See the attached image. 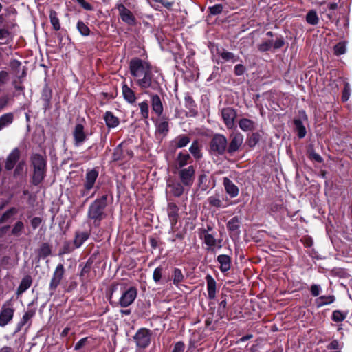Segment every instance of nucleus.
Returning <instances> with one entry per match:
<instances>
[{
  "instance_id": "f257e3e1",
  "label": "nucleus",
  "mask_w": 352,
  "mask_h": 352,
  "mask_svg": "<svg viewBox=\"0 0 352 352\" xmlns=\"http://www.w3.org/2000/svg\"><path fill=\"white\" fill-rule=\"evenodd\" d=\"M129 71L131 75L136 79V85L141 89L153 91L161 89L163 74L157 67L141 58H134L129 62Z\"/></svg>"
},
{
  "instance_id": "f03ea898",
  "label": "nucleus",
  "mask_w": 352,
  "mask_h": 352,
  "mask_svg": "<svg viewBox=\"0 0 352 352\" xmlns=\"http://www.w3.org/2000/svg\"><path fill=\"white\" fill-rule=\"evenodd\" d=\"M109 190L100 197L97 198L89 206L87 210V220L91 223V229H98L101 225V221L107 217L105 209L107 206V197Z\"/></svg>"
},
{
  "instance_id": "7ed1b4c3",
  "label": "nucleus",
  "mask_w": 352,
  "mask_h": 352,
  "mask_svg": "<svg viewBox=\"0 0 352 352\" xmlns=\"http://www.w3.org/2000/svg\"><path fill=\"white\" fill-rule=\"evenodd\" d=\"M121 295L118 300H110V305L113 307L126 308L131 305L136 299L138 290L136 286L129 285L123 282L121 286Z\"/></svg>"
},
{
  "instance_id": "20e7f679",
  "label": "nucleus",
  "mask_w": 352,
  "mask_h": 352,
  "mask_svg": "<svg viewBox=\"0 0 352 352\" xmlns=\"http://www.w3.org/2000/svg\"><path fill=\"white\" fill-rule=\"evenodd\" d=\"M31 166L34 169L33 176H45L47 170V159L38 153H33L30 157Z\"/></svg>"
},
{
  "instance_id": "39448f33",
  "label": "nucleus",
  "mask_w": 352,
  "mask_h": 352,
  "mask_svg": "<svg viewBox=\"0 0 352 352\" xmlns=\"http://www.w3.org/2000/svg\"><path fill=\"white\" fill-rule=\"evenodd\" d=\"M151 336L150 329L144 327L139 329L133 336L137 347L143 349L147 348L151 344Z\"/></svg>"
},
{
  "instance_id": "423d86ee",
  "label": "nucleus",
  "mask_w": 352,
  "mask_h": 352,
  "mask_svg": "<svg viewBox=\"0 0 352 352\" xmlns=\"http://www.w3.org/2000/svg\"><path fill=\"white\" fill-rule=\"evenodd\" d=\"M14 311L12 300H6L0 311V327H5L12 320Z\"/></svg>"
},
{
  "instance_id": "0eeeda50",
  "label": "nucleus",
  "mask_w": 352,
  "mask_h": 352,
  "mask_svg": "<svg viewBox=\"0 0 352 352\" xmlns=\"http://www.w3.org/2000/svg\"><path fill=\"white\" fill-rule=\"evenodd\" d=\"M115 8L118 10L119 16L121 20L128 25L134 26L137 23V20L133 12L128 9L123 3H116Z\"/></svg>"
},
{
  "instance_id": "6e6552de",
  "label": "nucleus",
  "mask_w": 352,
  "mask_h": 352,
  "mask_svg": "<svg viewBox=\"0 0 352 352\" xmlns=\"http://www.w3.org/2000/svg\"><path fill=\"white\" fill-rule=\"evenodd\" d=\"M65 273V269L63 264H58L53 272V275L49 285V291L50 292L51 295L53 294L58 288L64 277Z\"/></svg>"
},
{
  "instance_id": "1a4fd4ad",
  "label": "nucleus",
  "mask_w": 352,
  "mask_h": 352,
  "mask_svg": "<svg viewBox=\"0 0 352 352\" xmlns=\"http://www.w3.org/2000/svg\"><path fill=\"white\" fill-rule=\"evenodd\" d=\"M34 302L28 304L27 309L25 311L23 317L20 321L17 323L16 327V332L20 331L23 327L28 324V327L32 324V319L35 316L37 308L36 307H32Z\"/></svg>"
},
{
  "instance_id": "9d476101",
  "label": "nucleus",
  "mask_w": 352,
  "mask_h": 352,
  "mask_svg": "<svg viewBox=\"0 0 352 352\" xmlns=\"http://www.w3.org/2000/svg\"><path fill=\"white\" fill-rule=\"evenodd\" d=\"M133 157V151L125 148L123 143H121L115 148L112 155V160L113 161H127Z\"/></svg>"
},
{
  "instance_id": "9b49d317",
  "label": "nucleus",
  "mask_w": 352,
  "mask_h": 352,
  "mask_svg": "<svg viewBox=\"0 0 352 352\" xmlns=\"http://www.w3.org/2000/svg\"><path fill=\"white\" fill-rule=\"evenodd\" d=\"M285 39L283 36L276 38L275 41L273 40H267L262 41L258 45V50L261 52L270 51L272 49L278 50L283 47L285 45Z\"/></svg>"
},
{
  "instance_id": "f8f14e48",
  "label": "nucleus",
  "mask_w": 352,
  "mask_h": 352,
  "mask_svg": "<svg viewBox=\"0 0 352 352\" xmlns=\"http://www.w3.org/2000/svg\"><path fill=\"white\" fill-rule=\"evenodd\" d=\"M46 81L45 78V83L41 91V100L43 102V109L44 110V112H46L52 108V99L53 95L52 89Z\"/></svg>"
},
{
  "instance_id": "ddd939ff",
  "label": "nucleus",
  "mask_w": 352,
  "mask_h": 352,
  "mask_svg": "<svg viewBox=\"0 0 352 352\" xmlns=\"http://www.w3.org/2000/svg\"><path fill=\"white\" fill-rule=\"evenodd\" d=\"M157 120L155 123V134L162 135V138H165L170 131L169 121L170 119L166 116H160L157 117Z\"/></svg>"
},
{
  "instance_id": "4468645a",
  "label": "nucleus",
  "mask_w": 352,
  "mask_h": 352,
  "mask_svg": "<svg viewBox=\"0 0 352 352\" xmlns=\"http://www.w3.org/2000/svg\"><path fill=\"white\" fill-rule=\"evenodd\" d=\"M236 111L232 108H225L221 110V118L228 129H233L235 126Z\"/></svg>"
},
{
  "instance_id": "2eb2a0df",
  "label": "nucleus",
  "mask_w": 352,
  "mask_h": 352,
  "mask_svg": "<svg viewBox=\"0 0 352 352\" xmlns=\"http://www.w3.org/2000/svg\"><path fill=\"white\" fill-rule=\"evenodd\" d=\"M10 67L12 73L15 74L20 83H23V78L27 75V68L23 66L21 67V63L17 59H13L10 62Z\"/></svg>"
},
{
  "instance_id": "dca6fc26",
  "label": "nucleus",
  "mask_w": 352,
  "mask_h": 352,
  "mask_svg": "<svg viewBox=\"0 0 352 352\" xmlns=\"http://www.w3.org/2000/svg\"><path fill=\"white\" fill-rule=\"evenodd\" d=\"M168 188L175 197H180L184 192V187L178 177H168L166 181Z\"/></svg>"
},
{
  "instance_id": "f3484780",
  "label": "nucleus",
  "mask_w": 352,
  "mask_h": 352,
  "mask_svg": "<svg viewBox=\"0 0 352 352\" xmlns=\"http://www.w3.org/2000/svg\"><path fill=\"white\" fill-rule=\"evenodd\" d=\"M94 230L95 229H91V227L90 226V230L88 231L76 230L75 232L74 238L73 240L74 248H80L83 243L89 238L91 232L93 234L95 233Z\"/></svg>"
},
{
  "instance_id": "a211bd4d",
  "label": "nucleus",
  "mask_w": 352,
  "mask_h": 352,
  "mask_svg": "<svg viewBox=\"0 0 352 352\" xmlns=\"http://www.w3.org/2000/svg\"><path fill=\"white\" fill-rule=\"evenodd\" d=\"M74 144L80 146L87 140L85 127L82 124H76L73 131Z\"/></svg>"
},
{
  "instance_id": "6ab92c4d",
  "label": "nucleus",
  "mask_w": 352,
  "mask_h": 352,
  "mask_svg": "<svg viewBox=\"0 0 352 352\" xmlns=\"http://www.w3.org/2000/svg\"><path fill=\"white\" fill-rule=\"evenodd\" d=\"M179 210L176 204L173 202L168 204L167 214L172 229H174L178 222L179 218Z\"/></svg>"
},
{
  "instance_id": "aec40b11",
  "label": "nucleus",
  "mask_w": 352,
  "mask_h": 352,
  "mask_svg": "<svg viewBox=\"0 0 352 352\" xmlns=\"http://www.w3.org/2000/svg\"><path fill=\"white\" fill-rule=\"evenodd\" d=\"M153 112L157 116H163L164 107L159 95L156 94H149Z\"/></svg>"
},
{
  "instance_id": "412c9836",
  "label": "nucleus",
  "mask_w": 352,
  "mask_h": 352,
  "mask_svg": "<svg viewBox=\"0 0 352 352\" xmlns=\"http://www.w3.org/2000/svg\"><path fill=\"white\" fill-rule=\"evenodd\" d=\"M208 151L210 155L218 157L220 155V134H215L210 140Z\"/></svg>"
},
{
  "instance_id": "4be33fe9",
  "label": "nucleus",
  "mask_w": 352,
  "mask_h": 352,
  "mask_svg": "<svg viewBox=\"0 0 352 352\" xmlns=\"http://www.w3.org/2000/svg\"><path fill=\"white\" fill-rule=\"evenodd\" d=\"M190 142V138L186 135L182 134L177 136L174 140L170 142V146L176 150L186 146Z\"/></svg>"
},
{
  "instance_id": "5701e85b",
  "label": "nucleus",
  "mask_w": 352,
  "mask_h": 352,
  "mask_svg": "<svg viewBox=\"0 0 352 352\" xmlns=\"http://www.w3.org/2000/svg\"><path fill=\"white\" fill-rule=\"evenodd\" d=\"M231 141L228 147V152L230 153H232L238 151L243 141V137L239 133L233 134L231 136Z\"/></svg>"
},
{
  "instance_id": "b1692460",
  "label": "nucleus",
  "mask_w": 352,
  "mask_h": 352,
  "mask_svg": "<svg viewBox=\"0 0 352 352\" xmlns=\"http://www.w3.org/2000/svg\"><path fill=\"white\" fill-rule=\"evenodd\" d=\"M95 258V256L91 255L85 263H81L79 265L80 267H82L79 275L81 281H84L86 274H88L91 272Z\"/></svg>"
},
{
  "instance_id": "393cba45",
  "label": "nucleus",
  "mask_w": 352,
  "mask_h": 352,
  "mask_svg": "<svg viewBox=\"0 0 352 352\" xmlns=\"http://www.w3.org/2000/svg\"><path fill=\"white\" fill-rule=\"evenodd\" d=\"M122 93L124 99L129 104H133L136 101V96L135 91L131 89L124 82L122 86Z\"/></svg>"
},
{
  "instance_id": "a878e982",
  "label": "nucleus",
  "mask_w": 352,
  "mask_h": 352,
  "mask_svg": "<svg viewBox=\"0 0 352 352\" xmlns=\"http://www.w3.org/2000/svg\"><path fill=\"white\" fill-rule=\"evenodd\" d=\"M105 124L109 129L116 128L120 124L119 118L109 111L105 112L103 117Z\"/></svg>"
},
{
  "instance_id": "bb28decb",
  "label": "nucleus",
  "mask_w": 352,
  "mask_h": 352,
  "mask_svg": "<svg viewBox=\"0 0 352 352\" xmlns=\"http://www.w3.org/2000/svg\"><path fill=\"white\" fill-rule=\"evenodd\" d=\"M185 107L189 110L188 113L190 116H195L198 113L197 106L192 97L190 95H186L184 98Z\"/></svg>"
},
{
  "instance_id": "cd10ccee",
  "label": "nucleus",
  "mask_w": 352,
  "mask_h": 352,
  "mask_svg": "<svg viewBox=\"0 0 352 352\" xmlns=\"http://www.w3.org/2000/svg\"><path fill=\"white\" fill-rule=\"evenodd\" d=\"M32 283V278L30 275H25L21 280L17 290L16 294L18 296L24 293L27 289H28Z\"/></svg>"
},
{
  "instance_id": "c85d7f7f",
  "label": "nucleus",
  "mask_w": 352,
  "mask_h": 352,
  "mask_svg": "<svg viewBox=\"0 0 352 352\" xmlns=\"http://www.w3.org/2000/svg\"><path fill=\"white\" fill-rule=\"evenodd\" d=\"M223 185L226 192L230 197H235L239 194L238 187L234 184L228 177H224Z\"/></svg>"
},
{
  "instance_id": "c756f323",
  "label": "nucleus",
  "mask_w": 352,
  "mask_h": 352,
  "mask_svg": "<svg viewBox=\"0 0 352 352\" xmlns=\"http://www.w3.org/2000/svg\"><path fill=\"white\" fill-rule=\"evenodd\" d=\"M239 126L243 131H250L255 129L256 123L250 119L241 118L239 120Z\"/></svg>"
},
{
  "instance_id": "7c9ffc66",
  "label": "nucleus",
  "mask_w": 352,
  "mask_h": 352,
  "mask_svg": "<svg viewBox=\"0 0 352 352\" xmlns=\"http://www.w3.org/2000/svg\"><path fill=\"white\" fill-rule=\"evenodd\" d=\"M206 280L208 298L210 299H214L216 296V282L214 279L210 275H207Z\"/></svg>"
},
{
  "instance_id": "2f4dec72",
  "label": "nucleus",
  "mask_w": 352,
  "mask_h": 352,
  "mask_svg": "<svg viewBox=\"0 0 352 352\" xmlns=\"http://www.w3.org/2000/svg\"><path fill=\"white\" fill-rule=\"evenodd\" d=\"M208 47L212 54V58L214 62L219 63L220 61V50L218 43L214 41H209Z\"/></svg>"
},
{
  "instance_id": "473e14b6",
  "label": "nucleus",
  "mask_w": 352,
  "mask_h": 352,
  "mask_svg": "<svg viewBox=\"0 0 352 352\" xmlns=\"http://www.w3.org/2000/svg\"><path fill=\"white\" fill-rule=\"evenodd\" d=\"M227 228L232 234L239 235V220L238 217H232L227 223Z\"/></svg>"
},
{
  "instance_id": "72a5a7b5",
  "label": "nucleus",
  "mask_w": 352,
  "mask_h": 352,
  "mask_svg": "<svg viewBox=\"0 0 352 352\" xmlns=\"http://www.w3.org/2000/svg\"><path fill=\"white\" fill-rule=\"evenodd\" d=\"M52 254V246L48 243H43L38 250L39 258L45 259Z\"/></svg>"
},
{
  "instance_id": "f704fd0d",
  "label": "nucleus",
  "mask_w": 352,
  "mask_h": 352,
  "mask_svg": "<svg viewBox=\"0 0 352 352\" xmlns=\"http://www.w3.org/2000/svg\"><path fill=\"white\" fill-rule=\"evenodd\" d=\"M172 278L173 285L177 287H178L185 278L182 270L177 267H175L173 270Z\"/></svg>"
},
{
  "instance_id": "c9c22d12",
  "label": "nucleus",
  "mask_w": 352,
  "mask_h": 352,
  "mask_svg": "<svg viewBox=\"0 0 352 352\" xmlns=\"http://www.w3.org/2000/svg\"><path fill=\"white\" fill-rule=\"evenodd\" d=\"M294 124L295 130L298 133V137L300 139L305 138L307 133V131L302 120L300 119L296 118L294 120Z\"/></svg>"
},
{
  "instance_id": "e433bc0d",
  "label": "nucleus",
  "mask_w": 352,
  "mask_h": 352,
  "mask_svg": "<svg viewBox=\"0 0 352 352\" xmlns=\"http://www.w3.org/2000/svg\"><path fill=\"white\" fill-rule=\"evenodd\" d=\"M14 121V114L7 113L0 116V131L11 124Z\"/></svg>"
},
{
  "instance_id": "4c0bfd02",
  "label": "nucleus",
  "mask_w": 352,
  "mask_h": 352,
  "mask_svg": "<svg viewBox=\"0 0 352 352\" xmlns=\"http://www.w3.org/2000/svg\"><path fill=\"white\" fill-rule=\"evenodd\" d=\"M335 300L336 297L333 295L321 296L316 299V303L318 307H320L333 303Z\"/></svg>"
},
{
  "instance_id": "58836bf2",
  "label": "nucleus",
  "mask_w": 352,
  "mask_h": 352,
  "mask_svg": "<svg viewBox=\"0 0 352 352\" xmlns=\"http://www.w3.org/2000/svg\"><path fill=\"white\" fill-rule=\"evenodd\" d=\"M189 151L196 160H199L202 157V153L201 152L199 144L197 140L192 142L191 146H190Z\"/></svg>"
},
{
  "instance_id": "ea45409f",
  "label": "nucleus",
  "mask_w": 352,
  "mask_h": 352,
  "mask_svg": "<svg viewBox=\"0 0 352 352\" xmlns=\"http://www.w3.org/2000/svg\"><path fill=\"white\" fill-rule=\"evenodd\" d=\"M50 23L52 25L53 29L55 31L60 30V20L58 17V14L55 10H50Z\"/></svg>"
},
{
  "instance_id": "a19ab883",
  "label": "nucleus",
  "mask_w": 352,
  "mask_h": 352,
  "mask_svg": "<svg viewBox=\"0 0 352 352\" xmlns=\"http://www.w3.org/2000/svg\"><path fill=\"white\" fill-rule=\"evenodd\" d=\"M17 212V208H16L15 207H11L1 216L0 223L3 224L6 223L12 217L16 214Z\"/></svg>"
},
{
  "instance_id": "79ce46f5",
  "label": "nucleus",
  "mask_w": 352,
  "mask_h": 352,
  "mask_svg": "<svg viewBox=\"0 0 352 352\" xmlns=\"http://www.w3.org/2000/svg\"><path fill=\"white\" fill-rule=\"evenodd\" d=\"M306 21L308 24L316 25L319 22L317 12L314 10H309L306 14Z\"/></svg>"
},
{
  "instance_id": "37998d69",
  "label": "nucleus",
  "mask_w": 352,
  "mask_h": 352,
  "mask_svg": "<svg viewBox=\"0 0 352 352\" xmlns=\"http://www.w3.org/2000/svg\"><path fill=\"white\" fill-rule=\"evenodd\" d=\"M348 311H342L340 310H334L331 315V320L336 322L344 321L347 317Z\"/></svg>"
},
{
  "instance_id": "c03bdc74",
  "label": "nucleus",
  "mask_w": 352,
  "mask_h": 352,
  "mask_svg": "<svg viewBox=\"0 0 352 352\" xmlns=\"http://www.w3.org/2000/svg\"><path fill=\"white\" fill-rule=\"evenodd\" d=\"M76 248H74V245L73 243H72L69 241H66L64 242L63 247L59 250L58 255L63 256L64 254H69L72 252Z\"/></svg>"
},
{
  "instance_id": "a18cd8bd",
  "label": "nucleus",
  "mask_w": 352,
  "mask_h": 352,
  "mask_svg": "<svg viewBox=\"0 0 352 352\" xmlns=\"http://www.w3.org/2000/svg\"><path fill=\"white\" fill-rule=\"evenodd\" d=\"M138 107L140 110V115L143 119H148L149 117V106L146 100L140 102Z\"/></svg>"
},
{
  "instance_id": "49530a36",
  "label": "nucleus",
  "mask_w": 352,
  "mask_h": 352,
  "mask_svg": "<svg viewBox=\"0 0 352 352\" xmlns=\"http://www.w3.org/2000/svg\"><path fill=\"white\" fill-rule=\"evenodd\" d=\"M122 283H113L107 291V297L108 300L110 302V300H112L113 296L114 293L117 292L118 291H120L121 292V286L122 285Z\"/></svg>"
},
{
  "instance_id": "de8ad7c7",
  "label": "nucleus",
  "mask_w": 352,
  "mask_h": 352,
  "mask_svg": "<svg viewBox=\"0 0 352 352\" xmlns=\"http://www.w3.org/2000/svg\"><path fill=\"white\" fill-rule=\"evenodd\" d=\"M307 155L310 160L316 162L318 163L322 162V157L317 153L313 146H310L307 149Z\"/></svg>"
},
{
  "instance_id": "09e8293b",
  "label": "nucleus",
  "mask_w": 352,
  "mask_h": 352,
  "mask_svg": "<svg viewBox=\"0 0 352 352\" xmlns=\"http://www.w3.org/2000/svg\"><path fill=\"white\" fill-rule=\"evenodd\" d=\"M76 28L83 36H87L90 34L91 30L82 21L79 20L77 22Z\"/></svg>"
},
{
  "instance_id": "8fccbe9b",
  "label": "nucleus",
  "mask_w": 352,
  "mask_h": 352,
  "mask_svg": "<svg viewBox=\"0 0 352 352\" xmlns=\"http://www.w3.org/2000/svg\"><path fill=\"white\" fill-rule=\"evenodd\" d=\"M261 135L258 132H254L251 134L250 137L247 138V144L248 145L253 148L260 141Z\"/></svg>"
},
{
  "instance_id": "3c124183",
  "label": "nucleus",
  "mask_w": 352,
  "mask_h": 352,
  "mask_svg": "<svg viewBox=\"0 0 352 352\" xmlns=\"http://www.w3.org/2000/svg\"><path fill=\"white\" fill-rule=\"evenodd\" d=\"M231 258L228 255L221 254V272H226L231 267Z\"/></svg>"
},
{
  "instance_id": "603ef678",
  "label": "nucleus",
  "mask_w": 352,
  "mask_h": 352,
  "mask_svg": "<svg viewBox=\"0 0 352 352\" xmlns=\"http://www.w3.org/2000/svg\"><path fill=\"white\" fill-rule=\"evenodd\" d=\"M190 160V156L188 153H183L180 152L177 158V164L179 168H182L188 164V162Z\"/></svg>"
},
{
  "instance_id": "864d4df0",
  "label": "nucleus",
  "mask_w": 352,
  "mask_h": 352,
  "mask_svg": "<svg viewBox=\"0 0 352 352\" xmlns=\"http://www.w3.org/2000/svg\"><path fill=\"white\" fill-rule=\"evenodd\" d=\"M97 177H87V180L84 184L85 190L82 192V196L87 195L89 191L94 186Z\"/></svg>"
},
{
  "instance_id": "5fc2aeb1",
  "label": "nucleus",
  "mask_w": 352,
  "mask_h": 352,
  "mask_svg": "<svg viewBox=\"0 0 352 352\" xmlns=\"http://www.w3.org/2000/svg\"><path fill=\"white\" fill-rule=\"evenodd\" d=\"M24 229V224L21 221H18L14 224L11 234L15 236H19L21 234L23 230Z\"/></svg>"
},
{
  "instance_id": "6e6d98bb",
  "label": "nucleus",
  "mask_w": 352,
  "mask_h": 352,
  "mask_svg": "<svg viewBox=\"0 0 352 352\" xmlns=\"http://www.w3.org/2000/svg\"><path fill=\"white\" fill-rule=\"evenodd\" d=\"M283 208V199H276L270 206V209L272 212L280 211Z\"/></svg>"
},
{
  "instance_id": "4d7b16f0",
  "label": "nucleus",
  "mask_w": 352,
  "mask_h": 352,
  "mask_svg": "<svg viewBox=\"0 0 352 352\" xmlns=\"http://www.w3.org/2000/svg\"><path fill=\"white\" fill-rule=\"evenodd\" d=\"M351 95V87L348 82H344L341 100L343 102L348 101Z\"/></svg>"
},
{
  "instance_id": "13d9d810",
  "label": "nucleus",
  "mask_w": 352,
  "mask_h": 352,
  "mask_svg": "<svg viewBox=\"0 0 352 352\" xmlns=\"http://www.w3.org/2000/svg\"><path fill=\"white\" fill-rule=\"evenodd\" d=\"M221 58L226 61L230 60L232 63H235L239 59V56H235L233 53L229 52H221Z\"/></svg>"
},
{
  "instance_id": "bf43d9fd",
  "label": "nucleus",
  "mask_w": 352,
  "mask_h": 352,
  "mask_svg": "<svg viewBox=\"0 0 352 352\" xmlns=\"http://www.w3.org/2000/svg\"><path fill=\"white\" fill-rule=\"evenodd\" d=\"M343 346V344L340 343L338 340H333L327 346L328 350H336V351H340Z\"/></svg>"
},
{
  "instance_id": "052dcab7",
  "label": "nucleus",
  "mask_w": 352,
  "mask_h": 352,
  "mask_svg": "<svg viewBox=\"0 0 352 352\" xmlns=\"http://www.w3.org/2000/svg\"><path fill=\"white\" fill-rule=\"evenodd\" d=\"M334 54L336 56L344 54L346 52V45L343 42H339L334 46Z\"/></svg>"
},
{
  "instance_id": "680f3d73",
  "label": "nucleus",
  "mask_w": 352,
  "mask_h": 352,
  "mask_svg": "<svg viewBox=\"0 0 352 352\" xmlns=\"http://www.w3.org/2000/svg\"><path fill=\"white\" fill-rule=\"evenodd\" d=\"M163 270L164 269L162 266H158L154 270L153 274V279L155 283H158L160 281Z\"/></svg>"
},
{
  "instance_id": "e2e57ef3",
  "label": "nucleus",
  "mask_w": 352,
  "mask_h": 352,
  "mask_svg": "<svg viewBox=\"0 0 352 352\" xmlns=\"http://www.w3.org/2000/svg\"><path fill=\"white\" fill-rule=\"evenodd\" d=\"M186 346L184 342L178 341L174 346L171 352H184Z\"/></svg>"
},
{
  "instance_id": "0e129e2a",
  "label": "nucleus",
  "mask_w": 352,
  "mask_h": 352,
  "mask_svg": "<svg viewBox=\"0 0 352 352\" xmlns=\"http://www.w3.org/2000/svg\"><path fill=\"white\" fill-rule=\"evenodd\" d=\"M195 169L193 166H190L187 168L182 169L179 176H194Z\"/></svg>"
},
{
  "instance_id": "69168bd1",
  "label": "nucleus",
  "mask_w": 352,
  "mask_h": 352,
  "mask_svg": "<svg viewBox=\"0 0 352 352\" xmlns=\"http://www.w3.org/2000/svg\"><path fill=\"white\" fill-rule=\"evenodd\" d=\"M204 242L207 245L212 247L215 245L216 240L212 234L207 233L204 235Z\"/></svg>"
},
{
  "instance_id": "338daca9",
  "label": "nucleus",
  "mask_w": 352,
  "mask_h": 352,
  "mask_svg": "<svg viewBox=\"0 0 352 352\" xmlns=\"http://www.w3.org/2000/svg\"><path fill=\"white\" fill-rule=\"evenodd\" d=\"M76 1L85 10L91 11L94 10V6L85 0H76Z\"/></svg>"
},
{
  "instance_id": "774afa93",
  "label": "nucleus",
  "mask_w": 352,
  "mask_h": 352,
  "mask_svg": "<svg viewBox=\"0 0 352 352\" xmlns=\"http://www.w3.org/2000/svg\"><path fill=\"white\" fill-rule=\"evenodd\" d=\"M245 71L246 68L243 64H237L234 66V72L236 76H241Z\"/></svg>"
}]
</instances>
